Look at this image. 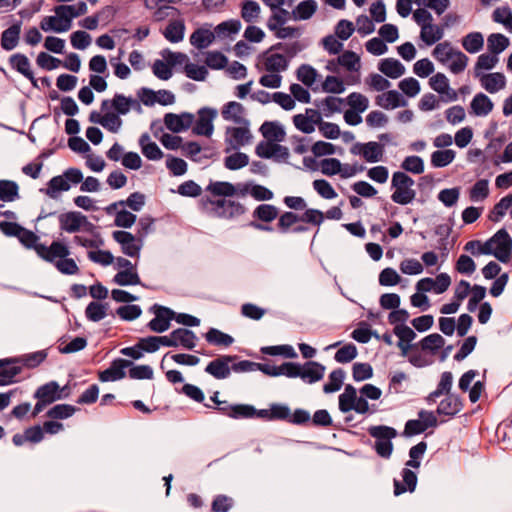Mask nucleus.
Returning a JSON list of instances; mask_svg holds the SVG:
<instances>
[{
	"label": "nucleus",
	"instance_id": "1",
	"mask_svg": "<svg viewBox=\"0 0 512 512\" xmlns=\"http://www.w3.org/2000/svg\"><path fill=\"white\" fill-rule=\"evenodd\" d=\"M232 196H212L211 194L203 196L199 205L206 215L223 219L233 220L246 213V207L239 201L231 199Z\"/></svg>",
	"mask_w": 512,
	"mask_h": 512
},
{
	"label": "nucleus",
	"instance_id": "2",
	"mask_svg": "<svg viewBox=\"0 0 512 512\" xmlns=\"http://www.w3.org/2000/svg\"><path fill=\"white\" fill-rule=\"evenodd\" d=\"M69 393L68 385L60 387L56 381H50L39 386L34 393V398L37 399V402L31 412V417L35 418L48 405L68 397Z\"/></svg>",
	"mask_w": 512,
	"mask_h": 512
},
{
	"label": "nucleus",
	"instance_id": "3",
	"mask_svg": "<svg viewBox=\"0 0 512 512\" xmlns=\"http://www.w3.org/2000/svg\"><path fill=\"white\" fill-rule=\"evenodd\" d=\"M485 255H493L502 263H508L512 254V238L503 228L484 242Z\"/></svg>",
	"mask_w": 512,
	"mask_h": 512
},
{
	"label": "nucleus",
	"instance_id": "4",
	"mask_svg": "<svg viewBox=\"0 0 512 512\" xmlns=\"http://www.w3.org/2000/svg\"><path fill=\"white\" fill-rule=\"evenodd\" d=\"M414 180L405 172L397 171L392 175L391 200L399 205H408L412 203L416 197V191L413 189Z\"/></svg>",
	"mask_w": 512,
	"mask_h": 512
},
{
	"label": "nucleus",
	"instance_id": "5",
	"mask_svg": "<svg viewBox=\"0 0 512 512\" xmlns=\"http://www.w3.org/2000/svg\"><path fill=\"white\" fill-rule=\"evenodd\" d=\"M59 228L67 233L80 231L94 233L96 226L79 211H68L58 215Z\"/></svg>",
	"mask_w": 512,
	"mask_h": 512
},
{
	"label": "nucleus",
	"instance_id": "6",
	"mask_svg": "<svg viewBox=\"0 0 512 512\" xmlns=\"http://www.w3.org/2000/svg\"><path fill=\"white\" fill-rule=\"evenodd\" d=\"M368 431L376 439L374 444L376 453L382 458H390L393 452L391 440L397 436V431L392 427L384 425L372 426Z\"/></svg>",
	"mask_w": 512,
	"mask_h": 512
},
{
	"label": "nucleus",
	"instance_id": "7",
	"mask_svg": "<svg viewBox=\"0 0 512 512\" xmlns=\"http://www.w3.org/2000/svg\"><path fill=\"white\" fill-rule=\"evenodd\" d=\"M251 183H237L233 184L227 181H210L206 186L205 191L212 196H240L245 197L247 194L251 195Z\"/></svg>",
	"mask_w": 512,
	"mask_h": 512
},
{
	"label": "nucleus",
	"instance_id": "8",
	"mask_svg": "<svg viewBox=\"0 0 512 512\" xmlns=\"http://www.w3.org/2000/svg\"><path fill=\"white\" fill-rule=\"evenodd\" d=\"M279 210L272 204H260L252 212L253 220L250 226L264 232H273L274 229L269 224L277 219Z\"/></svg>",
	"mask_w": 512,
	"mask_h": 512
},
{
	"label": "nucleus",
	"instance_id": "9",
	"mask_svg": "<svg viewBox=\"0 0 512 512\" xmlns=\"http://www.w3.org/2000/svg\"><path fill=\"white\" fill-rule=\"evenodd\" d=\"M112 237L120 245L123 254L131 258H139L144 241L137 235L124 230H116L112 233Z\"/></svg>",
	"mask_w": 512,
	"mask_h": 512
},
{
	"label": "nucleus",
	"instance_id": "10",
	"mask_svg": "<svg viewBox=\"0 0 512 512\" xmlns=\"http://www.w3.org/2000/svg\"><path fill=\"white\" fill-rule=\"evenodd\" d=\"M205 407L217 410L220 414L233 419H250L253 415V406L249 404H230L228 401L217 403V406L204 404Z\"/></svg>",
	"mask_w": 512,
	"mask_h": 512
},
{
	"label": "nucleus",
	"instance_id": "11",
	"mask_svg": "<svg viewBox=\"0 0 512 512\" xmlns=\"http://www.w3.org/2000/svg\"><path fill=\"white\" fill-rule=\"evenodd\" d=\"M110 108L115 109L118 115H126L132 108L140 111L141 105L138 100L116 93L112 100L106 99L101 103L102 111H107Z\"/></svg>",
	"mask_w": 512,
	"mask_h": 512
},
{
	"label": "nucleus",
	"instance_id": "12",
	"mask_svg": "<svg viewBox=\"0 0 512 512\" xmlns=\"http://www.w3.org/2000/svg\"><path fill=\"white\" fill-rule=\"evenodd\" d=\"M248 126L240 125L239 127L227 128L225 141L229 147L225 149L226 152H229L231 149L237 150L251 142L252 134Z\"/></svg>",
	"mask_w": 512,
	"mask_h": 512
},
{
	"label": "nucleus",
	"instance_id": "13",
	"mask_svg": "<svg viewBox=\"0 0 512 512\" xmlns=\"http://www.w3.org/2000/svg\"><path fill=\"white\" fill-rule=\"evenodd\" d=\"M70 255L69 247L61 241H53L50 246L41 244L37 249V256L42 260L55 265L61 258Z\"/></svg>",
	"mask_w": 512,
	"mask_h": 512
},
{
	"label": "nucleus",
	"instance_id": "14",
	"mask_svg": "<svg viewBox=\"0 0 512 512\" xmlns=\"http://www.w3.org/2000/svg\"><path fill=\"white\" fill-rule=\"evenodd\" d=\"M217 115V111L213 108L203 107L198 111V119L192 128V132L196 135L210 137L214 131L213 120Z\"/></svg>",
	"mask_w": 512,
	"mask_h": 512
},
{
	"label": "nucleus",
	"instance_id": "15",
	"mask_svg": "<svg viewBox=\"0 0 512 512\" xmlns=\"http://www.w3.org/2000/svg\"><path fill=\"white\" fill-rule=\"evenodd\" d=\"M155 317L147 324L148 328L156 333H162L169 329L171 320L174 319L175 312L170 308L155 305Z\"/></svg>",
	"mask_w": 512,
	"mask_h": 512
},
{
	"label": "nucleus",
	"instance_id": "16",
	"mask_svg": "<svg viewBox=\"0 0 512 512\" xmlns=\"http://www.w3.org/2000/svg\"><path fill=\"white\" fill-rule=\"evenodd\" d=\"M132 362L126 359L118 358L111 362L110 366L98 373L101 382H113L125 377L124 369L132 366Z\"/></svg>",
	"mask_w": 512,
	"mask_h": 512
},
{
	"label": "nucleus",
	"instance_id": "17",
	"mask_svg": "<svg viewBox=\"0 0 512 512\" xmlns=\"http://www.w3.org/2000/svg\"><path fill=\"white\" fill-rule=\"evenodd\" d=\"M354 154L360 155L369 163H376L382 160L384 147L375 141L357 143L354 145Z\"/></svg>",
	"mask_w": 512,
	"mask_h": 512
},
{
	"label": "nucleus",
	"instance_id": "18",
	"mask_svg": "<svg viewBox=\"0 0 512 512\" xmlns=\"http://www.w3.org/2000/svg\"><path fill=\"white\" fill-rule=\"evenodd\" d=\"M236 359V356L224 355L211 362L205 368V372L212 375L216 379H225L231 373L229 364Z\"/></svg>",
	"mask_w": 512,
	"mask_h": 512
},
{
	"label": "nucleus",
	"instance_id": "19",
	"mask_svg": "<svg viewBox=\"0 0 512 512\" xmlns=\"http://www.w3.org/2000/svg\"><path fill=\"white\" fill-rule=\"evenodd\" d=\"M194 120V115L191 113H167L164 116V124L166 128L174 133H179L181 131L187 130L190 128Z\"/></svg>",
	"mask_w": 512,
	"mask_h": 512
},
{
	"label": "nucleus",
	"instance_id": "20",
	"mask_svg": "<svg viewBox=\"0 0 512 512\" xmlns=\"http://www.w3.org/2000/svg\"><path fill=\"white\" fill-rule=\"evenodd\" d=\"M221 115L226 121H232L238 125H249V121L245 118V108L239 102H227L222 107Z\"/></svg>",
	"mask_w": 512,
	"mask_h": 512
},
{
	"label": "nucleus",
	"instance_id": "21",
	"mask_svg": "<svg viewBox=\"0 0 512 512\" xmlns=\"http://www.w3.org/2000/svg\"><path fill=\"white\" fill-rule=\"evenodd\" d=\"M21 27L22 21L18 20L1 33L0 45L3 50L11 51L18 46Z\"/></svg>",
	"mask_w": 512,
	"mask_h": 512
},
{
	"label": "nucleus",
	"instance_id": "22",
	"mask_svg": "<svg viewBox=\"0 0 512 512\" xmlns=\"http://www.w3.org/2000/svg\"><path fill=\"white\" fill-rule=\"evenodd\" d=\"M477 78L479 79L482 88L490 94H495L503 90L507 83L505 75L500 72L484 74Z\"/></svg>",
	"mask_w": 512,
	"mask_h": 512
},
{
	"label": "nucleus",
	"instance_id": "23",
	"mask_svg": "<svg viewBox=\"0 0 512 512\" xmlns=\"http://www.w3.org/2000/svg\"><path fill=\"white\" fill-rule=\"evenodd\" d=\"M462 407L463 403L460 396L457 394H449L440 401L436 411L438 415L452 418L462 410Z\"/></svg>",
	"mask_w": 512,
	"mask_h": 512
},
{
	"label": "nucleus",
	"instance_id": "24",
	"mask_svg": "<svg viewBox=\"0 0 512 512\" xmlns=\"http://www.w3.org/2000/svg\"><path fill=\"white\" fill-rule=\"evenodd\" d=\"M393 333L399 338L397 346L401 350V355L403 357L407 356L408 352L415 346L411 342L416 338V333L407 325L394 327Z\"/></svg>",
	"mask_w": 512,
	"mask_h": 512
},
{
	"label": "nucleus",
	"instance_id": "25",
	"mask_svg": "<svg viewBox=\"0 0 512 512\" xmlns=\"http://www.w3.org/2000/svg\"><path fill=\"white\" fill-rule=\"evenodd\" d=\"M376 104L385 110H392L398 107H405L407 101L396 90H389L376 97Z\"/></svg>",
	"mask_w": 512,
	"mask_h": 512
},
{
	"label": "nucleus",
	"instance_id": "26",
	"mask_svg": "<svg viewBox=\"0 0 512 512\" xmlns=\"http://www.w3.org/2000/svg\"><path fill=\"white\" fill-rule=\"evenodd\" d=\"M9 64L12 69L16 70L24 77L29 79L33 84H35L34 73L31 70V64L28 57L22 53H15L9 57Z\"/></svg>",
	"mask_w": 512,
	"mask_h": 512
},
{
	"label": "nucleus",
	"instance_id": "27",
	"mask_svg": "<svg viewBox=\"0 0 512 512\" xmlns=\"http://www.w3.org/2000/svg\"><path fill=\"white\" fill-rule=\"evenodd\" d=\"M402 482L394 480V494L401 495L407 491L413 492L417 485V475L408 467L404 468L401 472Z\"/></svg>",
	"mask_w": 512,
	"mask_h": 512
},
{
	"label": "nucleus",
	"instance_id": "28",
	"mask_svg": "<svg viewBox=\"0 0 512 512\" xmlns=\"http://www.w3.org/2000/svg\"><path fill=\"white\" fill-rule=\"evenodd\" d=\"M44 438V432L40 425H35L25 429V431L20 434L17 433L12 437V442L16 446H22L26 442L30 443H39Z\"/></svg>",
	"mask_w": 512,
	"mask_h": 512
},
{
	"label": "nucleus",
	"instance_id": "29",
	"mask_svg": "<svg viewBox=\"0 0 512 512\" xmlns=\"http://www.w3.org/2000/svg\"><path fill=\"white\" fill-rule=\"evenodd\" d=\"M185 30L186 27L184 19L179 18L171 20L162 34L164 38L170 43H179L184 39Z\"/></svg>",
	"mask_w": 512,
	"mask_h": 512
},
{
	"label": "nucleus",
	"instance_id": "30",
	"mask_svg": "<svg viewBox=\"0 0 512 512\" xmlns=\"http://www.w3.org/2000/svg\"><path fill=\"white\" fill-rule=\"evenodd\" d=\"M264 68L271 73H280L288 68L289 60L280 53H264Z\"/></svg>",
	"mask_w": 512,
	"mask_h": 512
},
{
	"label": "nucleus",
	"instance_id": "31",
	"mask_svg": "<svg viewBox=\"0 0 512 512\" xmlns=\"http://www.w3.org/2000/svg\"><path fill=\"white\" fill-rule=\"evenodd\" d=\"M493 107L492 100L482 92L477 93L470 103L471 113L480 117L487 116L493 110Z\"/></svg>",
	"mask_w": 512,
	"mask_h": 512
},
{
	"label": "nucleus",
	"instance_id": "32",
	"mask_svg": "<svg viewBox=\"0 0 512 512\" xmlns=\"http://www.w3.org/2000/svg\"><path fill=\"white\" fill-rule=\"evenodd\" d=\"M16 360H0V386L11 384L21 373L22 367L15 364Z\"/></svg>",
	"mask_w": 512,
	"mask_h": 512
},
{
	"label": "nucleus",
	"instance_id": "33",
	"mask_svg": "<svg viewBox=\"0 0 512 512\" xmlns=\"http://www.w3.org/2000/svg\"><path fill=\"white\" fill-rule=\"evenodd\" d=\"M325 367L314 361H308L304 365H301V379L308 382L314 383L321 380L324 376Z\"/></svg>",
	"mask_w": 512,
	"mask_h": 512
},
{
	"label": "nucleus",
	"instance_id": "34",
	"mask_svg": "<svg viewBox=\"0 0 512 512\" xmlns=\"http://www.w3.org/2000/svg\"><path fill=\"white\" fill-rule=\"evenodd\" d=\"M378 69L381 73L392 79H397L405 73L404 65L395 58L382 59Z\"/></svg>",
	"mask_w": 512,
	"mask_h": 512
},
{
	"label": "nucleus",
	"instance_id": "35",
	"mask_svg": "<svg viewBox=\"0 0 512 512\" xmlns=\"http://www.w3.org/2000/svg\"><path fill=\"white\" fill-rule=\"evenodd\" d=\"M172 338L176 341V347L181 346L187 350H192L198 340L196 334L186 328H177L172 331Z\"/></svg>",
	"mask_w": 512,
	"mask_h": 512
},
{
	"label": "nucleus",
	"instance_id": "36",
	"mask_svg": "<svg viewBox=\"0 0 512 512\" xmlns=\"http://www.w3.org/2000/svg\"><path fill=\"white\" fill-rule=\"evenodd\" d=\"M139 145L141 147L142 154L148 159L157 161L162 159L163 152L158 145L150 140V136L144 133L139 138Z\"/></svg>",
	"mask_w": 512,
	"mask_h": 512
},
{
	"label": "nucleus",
	"instance_id": "37",
	"mask_svg": "<svg viewBox=\"0 0 512 512\" xmlns=\"http://www.w3.org/2000/svg\"><path fill=\"white\" fill-rule=\"evenodd\" d=\"M444 36V26L429 24L420 30V39L427 45L432 46Z\"/></svg>",
	"mask_w": 512,
	"mask_h": 512
},
{
	"label": "nucleus",
	"instance_id": "38",
	"mask_svg": "<svg viewBox=\"0 0 512 512\" xmlns=\"http://www.w3.org/2000/svg\"><path fill=\"white\" fill-rule=\"evenodd\" d=\"M260 132L267 141L281 142L285 138V131L283 127L276 122H264L260 127Z\"/></svg>",
	"mask_w": 512,
	"mask_h": 512
},
{
	"label": "nucleus",
	"instance_id": "39",
	"mask_svg": "<svg viewBox=\"0 0 512 512\" xmlns=\"http://www.w3.org/2000/svg\"><path fill=\"white\" fill-rule=\"evenodd\" d=\"M70 187L63 174L54 176L48 181L45 194L52 199H57L60 192L68 191Z\"/></svg>",
	"mask_w": 512,
	"mask_h": 512
},
{
	"label": "nucleus",
	"instance_id": "40",
	"mask_svg": "<svg viewBox=\"0 0 512 512\" xmlns=\"http://www.w3.org/2000/svg\"><path fill=\"white\" fill-rule=\"evenodd\" d=\"M215 35L208 29H196L190 36V43L197 49H205L214 41Z\"/></svg>",
	"mask_w": 512,
	"mask_h": 512
},
{
	"label": "nucleus",
	"instance_id": "41",
	"mask_svg": "<svg viewBox=\"0 0 512 512\" xmlns=\"http://www.w3.org/2000/svg\"><path fill=\"white\" fill-rule=\"evenodd\" d=\"M457 51L458 49H455L449 41H444L435 46L432 55L439 63L446 65Z\"/></svg>",
	"mask_w": 512,
	"mask_h": 512
},
{
	"label": "nucleus",
	"instance_id": "42",
	"mask_svg": "<svg viewBox=\"0 0 512 512\" xmlns=\"http://www.w3.org/2000/svg\"><path fill=\"white\" fill-rule=\"evenodd\" d=\"M499 58L493 53H484L478 56L474 66V76L480 77L484 75V70H492L498 63Z\"/></svg>",
	"mask_w": 512,
	"mask_h": 512
},
{
	"label": "nucleus",
	"instance_id": "43",
	"mask_svg": "<svg viewBox=\"0 0 512 512\" xmlns=\"http://www.w3.org/2000/svg\"><path fill=\"white\" fill-rule=\"evenodd\" d=\"M461 43L468 53L475 54L483 49L484 37L480 32H470L462 38Z\"/></svg>",
	"mask_w": 512,
	"mask_h": 512
},
{
	"label": "nucleus",
	"instance_id": "44",
	"mask_svg": "<svg viewBox=\"0 0 512 512\" xmlns=\"http://www.w3.org/2000/svg\"><path fill=\"white\" fill-rule=\"evenodd\" d=\"M445 344V339L438 333L430 334L424 337L416 346L424 352L435 354Z\"/></svg>",
	"mask_w": 512,
	"mask_h": 512
},
{
	"label": "nucleus",
	"instance_id": "45",
	"mask_svg": "<svg viewBox=\"0 0 512 512\" xmlns=\"http://www.w3.org/2000/svg\"><path fill=\"white\" fill-rule=\"evenodd\" d=\"M270 9L272 14L267 21V27L269 30H276L277 28H280V26H284V24L292 18V12H289L283 7Z\"/></svg>",
	"mask_w": 512,
	"mask_h": 512
},
{
	"label": "nucleus",
	"instance_id": "46",
	"mask_svg": "<svg viewBox=\"0 0 512 512\" xmlns=\"http://www.w3.org/2000/svg\"><path fill=\"white\" fill-rule=\"evenodd\" d=\"M261 13L260 5L254 0H244L241 3V17L247 23L256 22Z\"/></svg>",
	"mask_w": 512,
	"mask_h": 512
},
{
	"label": "nucleus",
	"instance_id": "47",
	"mask_svg": "<svg viewBox=\"0 0 512 512\" xmlns=\"http://www.w3.org/2000/svg\"><path fill=\"white\" fill-rule=\"evenodd\" d=\"M317 3L315 0H304L292 11V19L307 20L316 12Z\"/></svg>",
	"mask_w": 512,
	"mask_h": 512
},
{
	"label": "nucleus",
	"instance_id": "48",
	"mask_svg": "<svg viewBox=\"0 0 512 512\" xmlns=\"http://www.w3.org/2000/svg\"><path fill=\"white\" fill-rule=\"evenodd\" d=\"M277 230L281 234L291 233L295 224L300 222V216L291 211H285L277 217Z\"/></svg>",
	"mask_w": 512,
	"mask_h": 512
},
{
	"label": "nucleus",
	"instance_id": "49",
	"mask_svg": "<svg viewBox=\"0 0 512 512\" xmlns=\"http://www.w3.org/2000/svg\"><path fill=\"white\" fill-rule=\"evenodd\" d=\"M205 339L210 344L222 347H229L234 342V338L232 336L216 328H210L205 334Z\"/></svg>",
	"mask_w": 512,
	"mask_h": 512
},
{
	"label": "nucleus",
	"instance_id": "50",
	"mask_svg": "<svg viewBox=\"0 0 512 512\" xmlns=\"http://www.w3.org/2000/svg\"><path fill=\"white\" fill-rule=\"evenodd\" d=\"M19 198V186L11 180H0V200L13 202Z\"/></svg>",
	"mask_w": 512,
	"mask_h": 512
},
{
	"label": "nucleus",
	"instance_id": "51",
	"mask_svg": "<svg viewBox=\"0 0 512 512\" xmlns=\"http://www.w3.org/2000/svg\"><path fill=\"white\" fill-rule=\"evenodd\" d=\"M509 46V39L501 33H492L487 38V48L490 53L499 55Z\"/></svg>",
	"mask_w": 512,
	"mask_h": 512
},
{
	"label": "nucleus",
	"instance_id": "52",
	"mask_svg": "<svg viewBox=\"0 0 512 512\" xmlns=\"http://www.w3.org/2000/svg\"><path fill=\"white\" fill-rule=\"evenodd\" d=\"M456 152L452 149L437 150L431 154V165L435 168L448 166L455 159Z\"/></svg>",
	"mask_w": 512,
	"mask_h": 512
},
{
	"label": "nucleus",
	"instance_id": "53",
	"mask_svg": "<svg viewBox=\"0 0 512 512\" xmlns=\"http://www.w3.org/2000/svg\"><path fill=\"white\" fill-rule=\"evenodd\" d=\"M114 283L119 286L140 285L141 280L135 268L120 270L113 278Z\"/></svg>",
	"mask_w": 512,
	"mask_h": 512
},
{
	"label": "nucleus",
	"instance_id": "54",
	"mask_svg": "<svg viewBox=\"0 0 512 512\" xmlns=\"http://www.w3.org/2000/svg\"><path fill=\"white\" fill-rule=\"evenodd\" d=\"M17 239L23 247L29 250H34L36 254L38 247L41 246L42 244L40 243L39 236L25 227L21 229L19 236H17Z\"/></svg>",
	"mask_w": 512,
	"mask_h": 512
},
{
	"label": "nucleus",
	"instance_id": "55",
	"mask_svg": "<svg viewBox=\"0 0 512 512\" xmlns=\"http://www.w3.org/2000/svg\"><path fill=\"white\" fill-rule=\"evenodd\" d=\"M54 12L58 18L62 33L68 31L71 28L72 20L74 18L72 9L66 5H59L54 8Z\"/></svg>",
	"mask_w": 512,
	"mask_h": 512
},
{
	"label": "nucleus",
	"instance_id": "56",
	"mask_svg": "<svg viewBox=\"0 0 512 512\" xmlns=\"http://www.w3.org/2000/svg\"><path fill=\"white\" fill-rule=\"evenodd\" d=\"M315 105L322 108L326 116H330L334 112L341 111L343 100L338 97L328 96L321 101H315Z\"/></svg>",
	"mask_w": 512,
	"mask_h": 512
},
{
	"label": "nucleus",
	"instance_id": "57",
	"mask_svg": "<svg viewBox=\"0 0 512 512\" xmlns=\"http://www.w3.org/2000/svg\"><path fill=\"white\" fill-rule=\"evenodd\" d=\"M76 410L77 408L70 404H57L50 408L46 415L51 419L63 420L71 417Z\"/></svg>",
	"mask_w": 512,
	"mask_h": 512
},
{
	"label": "nucleus",
	"instance_id": "58",
	"mask_svg": "<svg viewBox=\"0 0 512 512\" xmlns=\"http://www.w3.org/2000/svg\"><path fill=\"white\" fill-rule=\"evenodd\" d=\"M426 449L427 443L425 441H421L418 444L412 446L409 450L410 459L406 462V467L418 469Z\"/></svg>",
	"mask_w": 512,
	"mask_h": 512
},
{
	"label": "nucleus",
	"instance_id": "59",
	"mask_svg": "<svg viewBox=\"0 0 512 512\" xmlns=\"http://www.w3.org/2000/svg\"><path fill=\"white\" fill-rule=\"evenodd\" d=\"M489 196V182L486 179L478 180L469 191V198L473 202L483 201Z\"/></svg>",
	"mask_w": 512,
	"mask_h": 512
},
{
	"label": "nucleus",
	"instance_id": "60",
	"mask_svg": "<svg viewBox=\"0 0 512 512\" xmlns=\"http://www.w3.org/2000/svg\"><path fill=\"white\" fill-rule=\"evenodd\" d=\"M106 306L107 304L96 301L90 302L85 309L86 318L92 322H99L107 315Z\"/></svg>",
	"mask_w": 512,
	"mask_h": 512
},
{
	"label": "nucleus",
	"instance_id": "61",
	"mask_svg": "<svg viewBox=\"0 0 512 512\" xmlns=\"http://www.w3.org/2000/svg\"><path fill=\"white\" fill-rule=\"evenodd\" d=\"M249 163V157L247 154L242 152H235L232 155L227 156L224 159V166L229 170H238Z\"/></svg>",
	"mask_w": 512,
	"mask_h": 512
},
{
	"label": "nucleus",
	"instance_id": "62",
	"mask_svg": "<svg viewBox=\"0 0 512 512\" xmlns=\"http://www.w3.org/2000/svg\"><path fill=\"white\" fill-rule=\"evenodd\" d=\"M401 168L406 172L421 174L424 172V161L416 155L407 156L402 161Z\"/></svg>",
	"mask_w": 512,
	"mask_h": 512
},
{
	"label": "nucleus",
	"instance_id": "63",
	"mask_svg": "<svg viewBox=\"0 0 512 512\" xmlns=\"http://www.w3.org/2000/svg\"><path fill=\"white\" fill-rule=\"evenodd\" d=\"M512 206V194L503 197L497 204H495L491 215V221L498 222Z\"/></svg>",
	"mask_w": 512,
	"mask_h": 512
},
{
	"label": "nucleus",
	"instance_id": "64",
	"mask_svg": "<svg viewBox=\"0 0 512 512\" xmlns=\"http://www.w3.org/2000/svg\"><path fill=\"white\" fill-rule=\"evenodd\" d=\"M234 506V499L224 494H218L211 503V512H228Z\"/></svg>",
	"mask_w": 512,
	"mask_h": 512
}]
</instances>
